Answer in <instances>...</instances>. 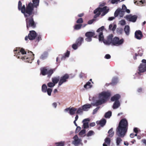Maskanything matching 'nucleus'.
I'll return each instance as SVG.
<instances>
[{"instance_id": "f257e3e1", "label": "nucleus", "mask_w": 146, "mask_h": 146, "mask_svg": "<svg viewBox=\"0 0 146 146\" xmlns=\"http://www.w3.org/2000/svg\"><path fill=\"white\" fill-rule=\"evenodd\" d=\"M128 123L125 119H123L120 121L118 126L116 130V134L118 136L115 137L116 146H120L122 140L121 138L123 137L127 132Z\"/></svg>"}, {"instance_id": "f03ea898", "label": "nucleus", "mask_w": 146, "mask_h": 146, "mask_svg": "<svg viewBox=\"0 0 146 146\" xmlns=\"http://www.w3.org/2000/svg\"><path fill=\"white\" fill-rule=\"evenodd\" d=\"M111 95V92L109 91H103L100 93L98 95L99 100H97L96 102H93L91 104H87L83 105L82 106L83 111H88L92 107V105L93 106H97L105 103L107 101Z\"/></svg>"}, {"instance_id": "7ed1b4c3", "label": "nucleus", "mask_w": 146, "mask_h": 146, "mask_svg": "<svg viewBox=\"0 0 146 146\" xmlns=\"http://www.w3.org/2000/svg\"><path fill=\"white\" fill-rule=\"evenodd\" d=\"M15 54L19 59H21L25 62L31 63L34 58V54L31 51L27 53L23 48H19L14 50Z\"/></svg>"}, {"instance_id": "20e7f679", "label": "nucleus", "mask_w": 146, "mask_h": 146, "mask_svg": "<svg viewBox=\"0 0 146 146\" xmlns=\"http://www.w3.org/2000/svg\"><path fill=\"white\" fill-rule=\"evenodd\" d=\"M33 3H29L27 6V11L32 14L36 12L37 8L39 5V0H32Z\"/></svg>"}, {"instance_id": "39448f33", "label": "nucleus", "mask_w": 146, "mask_h": 146, "mask_svg": "<svg viewBox=\"0 0 146 146\" xmlns=\"http://www.w3.org/2000/svg\"><path fill=\"white\" fill-rule=\"evenodd\" d=\"M109 10V9L106 6H105L102 8L98 7L94 11V14H96L94 16V18L97 17L100 14H101L102 16H104L108 12Z\"/></svg>"}, {"instance_id": "423d86ee", "label": "nucleus", "mask_w": 146, "mask_h": 146, "mask_svg": "<svg viewBox=\"0 0 146 146\" xmlns=\"http://www.w3.org/2000/svg\"><path fill=\"white\" fill-rule=\"evenodd\" d=\"M18 8L19 10H21V12L23 13L25 17L29 16L31 15V13H29L27 11V7L26 9L25 5H23L22 6V3L21 2L19 1L18 5Z\"/></svg>"}, {"instance_id": "0eeeda50", "label": "nucleus", "mask_w": 146, "mask_h": 146, "mask_svg": "<svg viewBox=\"0 0 146 146\" xmlns=\"http://www.w3.org/2000/svg\"><path fill=\"white\" fill-rule=\"evenodd\" d=\"M31 14L29 16L26 17L27 18L26 19L27 27V29L29 27H32L34 28L35 26V25L34 23L32 17L31 16Z\"/></svg>"}, {"instance_id": "6e6552de", "label": "nucleus", "mask_w": 146, "mask_h": 146, "mask_svg": "<svg viewBox=\"0 0 146 146\" xmlns=\"http://www.w3.org/2000/svg\"><path fill=\"white\" fill-rule=\"evenodd\" d=\"M55 69H47L46 68H41V72L43 75L47 74L48 77L51 76V75L55 71Z\"/></svg>"}, {"instance_id": "1a4fd4ad", "label": "nucleus", "mask_w": 146, "mask_h": 146, "mask_svg": "<svg viewBox=\"0 0 146 146\" xmlns=\"http://www.w3.org/2000/svg\"><path fill=\"white\" fill-rule=\"evenodd\" d=\"M72 144L75 146H78L80 145H82V140L78 137L77 135H76L73 137Z\"/></svg>"}, {"instance_id": "9d476101", "label": "nucleus", "mask_w": 146, "mask_h": 146, "mask_svg": "<svg viewBox=\"0 0 146 146\" xmlns=\"http://www.w3.org/2000/svg\"><path fill=\"white\" fill-rule=\"evenodd\" d=\"M124 42V39L122 38L120 39L117 37H115L113 38L112 44L116 46H119L123 44Z\"/></svg>"}, {"instance_id": "9b49d317", "label": "nucleus", "mask_w": 146, "mask_h": 146, "mask_svg": "<svg viewBox=\"0 0 146 146\" xmlns=\"http://www.w3.org/2000/svg\"><path fill=\"white\" fill-rule=\"evenodd\" d=\"M142 64H141L139 67V72L138 73L140 74L139 72H143L146 71V60L143 59L142 60Z\"/></svg>"}, {"instance_id": "f8f14e48", "label": "nucleus", "mask_w": 146, "mask_h": 146, "mask_svg": "<svg viewBox=\"0 0 146 146\" xmlns=\"http://www.w3.org/2000/svg\"><path fill=\"white\" fill-rule=\"evenodd\" d=\"M69 78V75L67 74H66L64 76L61 77L60 78V80L58 84V87L60 86L64 82H66L67 81V80Z\"/></svg>"}, {"instance_id": "ddd939ff", "label": "nucleus", "mask_w": 146, "mask_h": 146, "mask_svg": "<svg viewBox=\"0 0 146 146\" xmlns=\"http://www.w3.org/2000/svg\"><path fill=\"white\" fill-rule=\"evenodd\" d=\"M69 78V75L67 74H66L64 76L61 77L60 78V80L58 84V87L60 86L64 82H66L67 81V80Z\"/></svg>"}, {"instance_id": "4468645a", "label": "nucleus", "mask_w": 146, "mask_h": 146, "mask_svg": "<svg viewBox=\"0 0 146 146\" xmlns=\"http://www.w3.org/2000/svg\"><path fill=\"white\" fill-rule=\"evenodd\" d=\"M69 78V75L67 74H66L64 76L61 77L60 78V80L58 84V87L60 86L64 82H66L67 81V80Z\"/></svg>"}, {"instance_id": "2eb2a0df", "label": "nucleus", "mask_w": 146, "mask_h": 146, "mask_svg": "<svg viewBox=\"0 0 146 146\" xmlns=\"http://www.w3.org/2000/svg\"><path fill=\"white\" fill-rule=\"evenodd\" d=\"M42 90L43 92H47L48 95L50 96L51 95V93L52 91V89L50 88L47 89V87L45 84H43L42 87Z\"/></svg>"}, {"instance_id": "dca6fc26", "label": "nucleus", "mask_w": 146, "mask_h": 146, "mask_svg": "<svg viewBox=\"0 0 146 146\" xmlns=\"http://www.w3.org/2000/svg\"><path fill=\"white\" fill-rule=\"evenodd\" d=\"M113 37V35H112L110 34L107 37V40H104L103 41L104 43L106 45H110L111 44H112Z\"/></svg>"}, {"instance_id": "f3484780", "label": "nucleus", "mask_w": 146, "mask_h": 146, "mask_svg": "<svg viewBox=\"0 0 146 146\" xmlns=\"http://www.w3.org/2000/svg\"><path fill=\"white\" fill-rule=\"evenodd\" d=\"M126 18L128 21L133 22H135L137 19V16L136 15H128L126 16Z\"/></svg>"}, {"instance_id": "a211bd4d", "label": "nucleus", "mask_w": 146, "mask_h": 146, "mask_svg": "<svg viewBox=\"0 0 146 146\" xmlns=\"http://www.w3.org/2000/svg\"><path fill=\"white\" fill-rule=\"evenodd\" d=\"M124 12L121 10L120 8H118L114 13L115 17L119 16L120 17H122L124 15Z\"/></svg>"}, {"instance_id": "6ab92c4d", "label": "nucleus", "mask_w": 146, "mask_h": 146, "mask_svg": "<svg viewBox=\"0 0 146 146\" xmlns=\"http://www.w3.org/2000/svg\"><path fill=\"white\" fill-rule=\"evenodd\" d=\"M36 36V33L34 31H30L28 35V38L30 40L34 39Z\"/></svg>"}, {"instance_id": "aec40b11", "label": "nucleus", "mask_w": 146, "mask_h": 146, "mask_svg": "<svg viewBox=\"0 0 146 146\" xmlns=\"http://www.w3.org/2000/svg\"><path fill=\"white\" fill-rule=\"evenodd\" d=\"M135 38L138 40H140L143 36L140 30L136 31L135 33Z\"/></svg>"}, {"instance_id": "412c9836", "label": "nucleus", "mask_w": 146, "mask_h": 146, "mask_svg": "<svg viewBox=\"0 0 146 146\" xmlns=\"http://www.w3.org/2000/svg\"><path fill=\"white\" fill-rule=\"evenodd\" d=\"M90 121L89 118H86L84 119L83 121L82 122L83 123V127L85 129L88 127V122Z\"/></svg>"}, {"instance_id": "4be33fe9", "label": "nucleus", "mask_w": 146, "mask_h": 146, "mask_svg": "<svg viewBox=\"0 0 146 146\" xmlns=\"http://www.w3.org/2000/svg\"><path fill=\"white\" fill-rule=\"evenodd\" d=\"M121 96L119 94H116L112 97L111 100L112 101H118V100L120 98Z\"/></svg>"}, {"instance_id": "5701e85b", "label": "nucleus", "mask_w": 146, "mask_h": 146, "mask_svg": "<svg viewBox=\"0 0 146 146\" xmlns=\"http://www.w3.org/2000/svg\"><path fill=\"white\" fill-rule=\"evenodd\" d=\"M93 84V82H88L85 85H84V87L86 89L90 88L92 87V85Z\"/></svg>"}, {"instance_id": "b1692460", "label": "nucleus", "mask_w": 146, "mask_h": 146, "mask_svg": "<svg viewBox=\"0 0 146 146\" xmlns=\"http://www.w3.org/2000/svg\"><path fill=\"white\" fill-rule=\"evenodd\" d=\"M110 139L108 137H106L105 139V143L103 144V146H107L108 145H110Z\"/></svg>"}, {"instance_id": "393cba45", "label": "nucleus", "mask_w": 146, "mask_h": 146, "mask_svg": "<svg viewBox=\"0 0 146 146\" xmlns=\"http://www.w3.org/2000/svg\"><path fill=\"white\" fill-rule=\"evenodd\" d=\"M96 123L97 124H99L101 126L103 127L106 123V120L105 119H103L100 121H96Z\"/></svg>"}, {"instance_id": "a878e982", "label": "nucleus", "mask_w": 146, "mask_h": 146, "mask_svg": "<svg viewBox=\"0 0 146 146\" xmlns=\"http://www.w3.org/2000/svg\"><path fill=\"white\" fill-rule=\"evenodd\" d=\"M124 31L126 35H129L130 33V27L128 25H126L124 28Z\"/></svg>"}, {"instance_id": "bb28decb", "label": "nucleus", "mask_w": 146, "mask_h": 146, "mask_svg": "<svg viewBox=\"0 0 146 146\" xmlns=\"http://www.w3.org/2000/svg\"><path fill=\"white\" fill-rule=\"evenodd\" d=\"M60 78L59 76L54 77L52 79V81L55 85L59 81Z\"/></svg>"}, {"instance_id": "cd10ccee", "label": "nucleus", "mask_w": 146, "mask_h": 146, "mask_svg": "<svg viewBox=\"0 0 146 146\" xmlns=\"http://www.w3.org/2000/svg\"><path fill=\"white\" fill-rule=\"evenodd\" d=\"M118 82V79L117 77H114L113 78L111 83L110 84L113 85H114L117 84Z\"/></svg>"}, {"instance_id": "c85d7f7f", "label": "nucleus", "mask_w": 146, "mask_h": 146, "mask_svg": "<svg viewBox=\"0 0 146 146\" xmlns=\"http://www.w3.org/2000/svg\"><path fill=\"white\" fill-rule=\"evenodd\" d=\"M76 110L77 109L76 108L73 107L70 108L69 113L70 115H73L75 113Z\"/></svg>"}, {"instance_id": "c756f323", "label": "nucleus", "mask_w": 146, "mask_h": 146, "mask_svg": "<svg viewBox=\"0 0 146 146\" xmlns=\"http://www.w3.org/2000/svg\"><path fill=\"white\" fill-rule=\"evenodd\" d=\"M120 106V103L119 101H115L113 104V109L118 108Z\"/></svg>"}, {"instance_id": "7c9ffc66", "label": "nucleus", "mask_w": 146, "mask_h": 146, "mask_svg": "<svg viewBox=\"0 0 146 146\" xmlns=\"http://www.w3.org/2000/svg\"><path fill=\"white\" fill-rule=\"evenodd\" d=\"M83 41V39L81 37H80L77 40L76 43L77 44V45L80 46L81 45Z\"/></svg>"}, {"instance_id": "2f4dec72", "label": "nucleus", "mask_w": 146, "mask_h": 146, "mask_svg": "<svg viewBox=\"0 0 146 146\" xmlns=\"http://www.w3.org/2000/svg\"><path fill=\"white\" fill-rule=\"evenodd\" d=\"M95 35L94 32H87L85 34L86 36L92 37Z\"/></svg>"}, {"instance_id": "473e14b6", "label": "nucleus", "mask_w": 146, "mask_h": 146, "mask_svg": "<svg viewBox=\"0 0 146 146\" xmlns=\"http://www.w3.org/2000/svg\"><path fill=\"white\" fill-rule=\"evenodd\" d=\"M99 41H103L104 40V37L103 35L102 32H100L99 33Z\"/></svg>"}, {"instance_id": "72a5a7b5", "label": "nucleus", "mask_w": 146, "mask_h": 146, "mask_svg": "<svg viewBox=\"0 0 146 146\" xmlns=\"http://www.w3.org/2000/svg\"><path fill=\"white\" fill-rule=\"evenodd\" d=\"M116 27L117 26L116 25H113L112 24H110L109 26V29L113 31H114Z\"/></svg>"}, {"instance_id": "f704fd0d", "label": "nucleus", "mask_w": 146, "mask_h": 146, "mask_svg": "<svg viewBox=\"0 0 146 146\" xmlns=\"http://www.w3.org/2000/svg\"><path fill=\"white\" fill-rule=\"evenodd\" d=\"M108 133L109 134V137H111L114 135V132L113 131V129L111 128L108 131Z\"/></svg>"}, {"instance_id": "c9c22d12", "label": "nucleus", "mask_w": 146, "mask_h": 146, "mask_svg": "<svg viewBox=\"0 0 146 146\" xmlns=\"http://www.w3.org/2000/svg\"><path fill=\"white\" fill-rule=\"evenodd\" d=\"M70 54V52L67 51V52L65 53L64 56H63L62 58L61 59L62 60H64L65 59L69 56Z\"/></svg>"}, {"instance_id": "e433bc0d", "label": "nucleus", "mask_w": 146, "mask_h": 146, "mask_svg": "<svg viewBox=\"0 0 146 146\" xmlns=\"http://www.w3.org/2000/svg\"><path fill=\"white\" fill-rule=\"evenodd\" d=\"M111 111H109L106 113L105 115V117L106 118H110L111 116Z\"/></svg>"}, {"instance_id": "4c0bfd02", "label": "nucleus", "mask_w": 146, "mask_h": 146, "mask_svg": "<svg viewBox=\"0 0 146 146\" xmlns=\"http://www.w3.org/2000/svg\"><path fill=\"white\" fill-rule=\"evenodd\" d=\"M47 53L44 52L41 55V56H40V58L42 59H44L47 58Z\"/></svg>"}, {"instance_id": "58836bf2", "label": "nucleus", "mask_w": 146, "mask_h": 146, "mask_svg": "<svg viewBox=\"0 0 146 146\" xmlns=\"http://www.w3.org/2000/svg\"><path fill=\"white\" fill-rule=\"evenodd\" d=\"M82 26L81 24H77L74 26V28L76 30H79L81 28Z\"/></svg>"}, {"instance_id": "ea45409f", "label": "nucleus", "mask_w": 146, "mask_h": 146, "mask_svg": "<svg viewBox=\"0 0 146 146\" xmlns=\"http://www.w3.org/2000/svg\"><path fill=\"white\" fill-rule=\"evenodd\" d=\"M120 1V0H109L108 2H111V3L113 4H117Z\"/></svg>"}, {"instance_id": "a19ab883", "label": "nucleus", "mask_w": 146, "mask_h": 146, "mask_svg": "<svg viewBox=\"0 0 146 146\" xmlns=\"http://www.w3.org/2000/svg\"><path fill=\"white\" fill-rule=\"evenodd\" d=\"M55 144L56 145V146H64V142L61 141L59 142H57L55 143Z\"/></svg>"}, {"instance_id": "79ce46f5", "label": "nucleus", "mask_w": 146, "mask_h": 146, "mask_svg": "<svg viewBox=\"0 0 146 146\" xmlns=\"http://www.w3.org/2000/svg\"><path fill=\"white\" fill-rule=\"evenodd\" d=\"M55 84L52 82H50L47 84L48 86L50 88H52L55 86Z\"/></svg>"}, {"instance_id": "37998d69", "label": "nucleus", "mask_w": 146, "mask_h": 146, "mask_svg": "<svg viewBox=\"0 0 146 146\" xmlns=\"http://www.w3.org/2000/svg\"><path fill=\"white\" fill-rule=\"evenodd\" d=\"M94 133L93 131H90L86 135L87 137L93 135Z\"/></svg>"}, {"instance_id": "c03bdc74", "label": "nucleus", "mask_w": 146, "mask_h": 146, "mask_svg": "<svg viewBox=\"0 0 146 146\" xmlns=\"http://www.w3.org/2000/svg\"><path fill=\"white\" fill-rule=\"evenodd\" d=\"M83 110L82 108H79L77 111V113L79 114H82V113Z\"/></svg>"}, {"instance_id": "a18cd8bd", "label": "nucleus", "mask_w": 146, "mask_h": 146, "mask_svg": "<svg viewBox=\"0 0 146 146\" xmlns=\"http://www.w3.org/2000/svg\"><path fill=\"white\" fill-rule=\"evenodd\" d=\"M86 133V130L85 129H83L79 133V135L82 136L84 134H85Z\"/></svg>"}, {"instance_id": "49530a36", "label": "nucleus", "mask_w": 146, "mask_h": 146, "mask_svg": "<svg viewBox=\"0 0 146 146\" xmlns=\"http://www.w3.org/2000/svg\"><path fill=\"white\" fill-rule=\"evenodd\" d=\"M119 24L122 26H123L125 25L126 22L125 20H122L119 22Z\"/></svg>"}, {"instance_id": "de8ad7c7", "label": "nucleus", "mask_w": 146, "mask_h": 146, "mask_svg": "<svg viewBox=\"0 0 146 146\" xmlns=\"http://www.w3.org/2000/svg\"><path fill=\"white\" fill-rule=\"evenodd\" d=\"M104 29V26H102L97 30V32H99V33L100 32H102V31Z\"/></svg>"}, {"instance_id": "09e8293b", "label": "nucleus", "mask_w": 146, "mask_h": 146, "mask_svg": "<svg viewBox=\"0 0 146 146\" xmlns=\"http://www.w3.org/2000/svg\"><path fill=\"white\" fill-rule=\"evenodd\" d=\"M100 108V107H98L96 108L95 109H94L93 110V113H92L94 115V114H96L97 113V111Z\"/></svg>"}, {"instance_id": "8fccbe9b", "label": "nucleus", "mask_w": 146, "mask_h": 146, "mask_svg": "<svg viewBox=\"0 0 146 146\" xmlns=\"http://www.w3.org/2000/svg\"><path fill=\"white\" fill-rule=\"evenodd\" d=\"M79 46L77 45V44L76 43L73 44L72 46V48L76 50L77 48Z\"/></svg>"}, {"instance_id": "3c124183", "label": "nucleus", "mask_w": 146, "mask_h": 146, "mask_svg": "<svg viewBox=\"0 0 146 146\" xmlns=\"http://www.w3.org/2000/svg\"><path fill=\"white\" fill-rule=\"evenodd\" d=\"M126 9L127 7L125 5H123L122 6V9H121V10L125 12V10Z\"/></svg>"}, {"instance_id": "603ef678", "label": "nucleus", "mask_w": 146, "mask_h": 146, "mask_svg": "<svg viewBox=\"0 0 146 146\" xmlns=\"http://www.w3.org/2000/svg\"><path fill=\"white\" fill-rule=\"evenodd\" d=\"M87 37L85 38V40L87 42H90L92 40V37L89 36H86Z\"/></svg>"}, {"instance_id": "864d4df0", "label": "nucleus", "mask_w": 146, "mask_h": 146, "mask_svg": "<svg viewBox=\"0 0 146 146\" xmlns=\"http://www.w3.org/2000/svg\"><path fill=\"white\" fill-rule=\"evenodd\" d=\"M83 22V19L82 18H80L79 19L76 21V23H81Z\"/></svg>"}, {"instance_id": "5fc2aeb1", "label": "nucleus", "mask_w": 146, "mask_h": 146, "mask_svg": "<svg viewBox=\"0 0 146 146\" xmlns=\"http://www.w3.org/2000/svg\"><path fill=\"white\" fill-rule=\"evenodd\" d=\"M81 129V128L79 126H77L76 129L75 133H78Z\"/></svg>"}, {"instance_id": "6e6d98bb", "label": "nucleus", "mask_w": 146, "mask_h": 146, "mask_svg": "<svg viewBox=\"0 0 146 146\" xmlns=\"http://www.w3.org/2000/svg\"><path fill=\"white\" fill-rule=\"evenodd\" d=\"M110 58L111 56L109 54H106L104 57V58L106 59H109Z\"/></svg>"}, {"instance_id": "4d7b16f0", "label": "nucleus", "mask_w": 146, "mask_h": 146, "mask_svg": "<svg viewBox=\"0 0 146 146\" xmlns=\"http://www.w3.org/2000/svg\"><path fill=\"white\" fill-rule=\"evenodd\" d=\"M53 107L54 108H56L57 106V104L56 102H54L52 104Z\"/></svg>"}, {"instance_id": "13d9d810", "label": "nucleus", "mask_w": 146, "mask_h": 146, "mask_svg": "<svg viewBox=\"0 0 146 146\" xmlns=\"http://www.w3.org/2000/svg\"><path fill=\"white\" fill-rule=\"evenodd\" d=\"M93 21L94 20H90L88 22V24H91L93 23Z\"/></svg>"}, {"instance_id": "bf43d9fd", "label": "nucleus", "mask_w": 146, "mask_h": 146, "mask_svg": "<svg viewBox=\"0 0 146 146\" xmlns=\"http://www.w3.org/2000/svg\"><path fill=\"white\" fill-rule=\"evenodd\" d=\"M90 125L91 127H93L95 125V123L94 122H92L90 123Z\"/></svg>"}, {"instance_id": "052dcab7", "label": "nucleus", "mask_w": 146, "mask_h": 146, "mask_svg": "<svg viewBox=\"0 0 146 146\" xmlns=\"http://www.w3.org/2000/svg\"><path fill=\"white\" fill-rule=\"evenodd\" d=\"M134 131L135 133H137L138 132V128L137 127L135 128L134 129Z\"/></svg>"}, {"instance_id": "680f3d73", "label": "nucleus", "mask_w": 146, "mask_h": 146, "mask_svg": "<svg viewBox=\"0 0 146 146\" xmlns=\"http://www.w3.org/2000/svg\"><path fill=\"white\" fill-rule=\"evenodd\" d=\"M105 4H106L105 3H100V4L99 6L100 7H102V6H104L105 5Z\"/></svg>"}, {"instance_id": "e2e57ef3", "label": "nucleus", "mask_w": 146, "mask_h": 146, "mask_svg": "<svg viewBox=\"0 0 146 146\" xmlns=\"http://www.w3.org/2000/svg\"><path fill=\"white\" fill-rule=\"evenodd\" d=\"M70 108H67L64 110V111L65 112H67L68 111H69Z\"/></svg>"}, {"instance_id": "0e129e2a", "label": "nucleus", "mask_w": 146, "mask_h": 146, "mask_svg": "<svg viewBox=\"0 0 146 146\" xmlns=\"http://www.w3.org/2000/svg\"><path fill=\"white\" fill-rule=\"evenodd\" d=\"M130 137L131 138H133L134 137V134L133 133H131L130 135Z\"/></svg>"}, {"instance_id": "69168bd1", "label": "nucleus", "mask_w": 146, "mask_h": 146, "mask_svg": "<svg viewBox=\"0 0 146 146\" xmlns=\"http://www.w3.org/2000/svg\"><path fill=\"white\" fill-rule=\"evenodd\" d=\"M115 18L114 17H111L109 18L108 20L109 21H112Z\"/></svg>"}, {"instance_id": "338daca9", "label": "nucleus", "mask_w": 146, "mask_h": 146, "mask_svg": "<svg viewBox=\"0 0 146 146\" xmlns=\"http://www.w3.org/2000/svg\"><path fill=\"white\" fill-rule=\"evenodd\" d=\"M142 91V89L141 88H139L137 90V92H141Z\"/></svg>"}, {"instance_id": "774afa93", "label": "nucleus", "mask_w": 146, "mask_h": 146, "mask_svg": "<svg viewBox=\"0 0 146 146\" xmlns=\"http://www.w3.org/2000/svg\"><path fill=\"white\" fill-rule=\"evenodd\" d=\"M142 141L146 145V140L143 139L142 140Z\"/></svg>"}]
</instances>
